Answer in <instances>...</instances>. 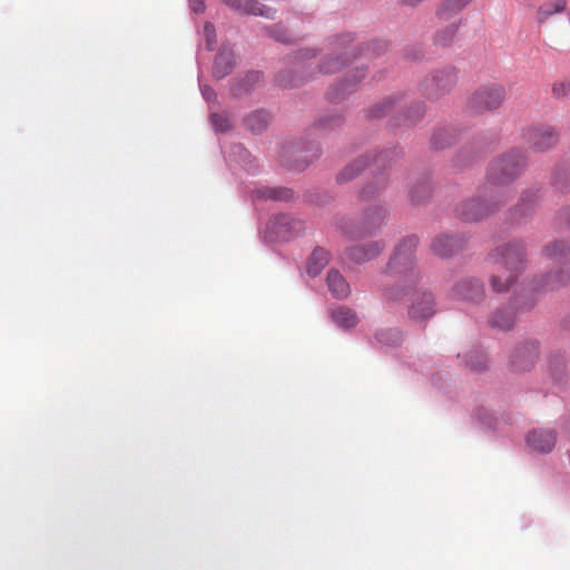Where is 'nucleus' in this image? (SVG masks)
<instances>
[{
    "label": "nucleus",
    "instance_id": "1",
    "mask_svg": "<svg viewBox=\"0 0 570 570\" xmlns=\"http://www.w3.org/2000/svg\"><path fill=\"white\" fill-rule=\"evenodd\" d=\"M525 244L522 239L502 243L489 253V261L495 266L491 287L501 293L510 288L525 267Z\"/></svg>",
    "mask_w": 570,
    "mask_h": 570
},
{
    "label": "nucleus",
    "instance_id": "2",
    "mask_svg": "<svg viewBox=\"0 0 570 570\" xmlns=\"http://www.w3.org/2000/svg\"><path fill=\"white\" fill-rule=\"evenodd\" d=\"M417 245L419 238L410 235L395 246L383 273L386 278L383 288L391 285H404L411 288L421 283V273L415 263Z\"/></svg>",
    "mask_w": 570,
    "mask_h": 570
},
{
    "label": "nucleus",
    "instance_id": "3",
    "mask_svg": "<svg viewBox=\"0 0 570 570\" xmlns=\"http://www.w3.org/2000/svg\"><path fill=\"white\" fill-rule=\"evenodd\" d=\"M420 284L411 288L404 285H391L384 287L383 297L389 302H400L405 297L409 299L407 314L414 322H424L431 318L435 312V299L431 292L419 288Z\"/></svg>",
    "mask_w": 570,
    "mask_h": 570
},
{
    "label": "nucleus",
    "instance_id": "4",
    "mask_svg": "<svg viewBox=\"0 0 570 570\" xmlns=\"http://www.w3.org/2000/svg\"><path fill=\"white\" fill-rule=\"evenodd\" d=\"M507 97L503 86L497 83L484 85L473 91L466 102L471 114L481 115L499 109Z\"/></svg>",
    "mask_w": 570,
    "mask_h": 570
},
{
    "label": "nucleus",
    "instance_id": "5",
    "mask_svg": "<svg viewBox=\"0 0 570 570\" xmlns=\"http://www.w3.org/2000/svg\"><path fill=\"white\" fill-rule=\"evenodd\" d=\"M524 166L522 155L512 150L493 160L488 169L489 181L493 185H504L518 177Z\"/></svg>",
    "mask_w": 570,
    "mask_h": 570
},
{
    "label": "nucleus",
    "instance_id": "6",
    "mask_svg": "<svg viewBox=\"0 0 570 570\" xmlns=\"http://www.w3.org/2000/svg\"><path fill=\"white\" fill-rule=\"evenodd\" d=\"M501 193L490 194L482 198H472L458 205L455 209L456 216L464 222H476L482 219L503 204Z\"/></svg>",
    "mask_w": 570,
    "mask_h": 570
},
{
    "label": "nucleus",
    "instance_id": "7",
    "mask_svg": "<svg viewBox=\"0 0 570 570\" xmlns=\"http://www.w3.org/2000/svg\"><path fill=\"white\" fill-rule=\"evenodd\" d=\"M523 139L528 147L537 153H543L553 148L559 140L557 129L548 124H537L523 130Z\"/></svg>",
    "mask_w": 570,
    "mask_h": 570
},
{
    "label": "nucleus",
    "instance_id": "8",
    "mask_svg": "<svg viewBox=\"0 0 570 570\" xmlns=\"http://www.w3.org/2000/svg\"><path fill=\"white\" fill-rule=\"evenodd\" d=\"M456 83V75L453 68L436 71L425 80V94L430 98H439L450 92Z\"/></svg>",
    "mask_w": 570,
    "mask_h": 570
},
{
    "label": "nucleus",
    "instance_id": "9",
    "mask_svg": "<svg viewBox=\"0 0 570 570\" xmlns=\"http://www.w3.org/2000/svg\"><path fill=\"white\" fill-rule=\"evenodd\" d=\"M450 295L456 301L478 303L483 298L484 291L478 279L464 278L453 286Z\"/></svg>",
    "mask_w": 570,
    "mask_h": 570
},
{
    "label": "nucleus",
    "instance_id": "10",
    "mask_svg": "<svg viewBox=\"0 0 570 570\" xmlns=\"http://www.w3.org/2000/svg\"><path fill=\"white\" fill-rule=\"evenodd\" d=\"M466 244V239L461 235H438L432 244V252L440 257H449L459 250L463 249Z\"/></svg>",
    "mask_w": 570,
    "mask_h": 570
},
{
    "label": "nucleus",
    "instance_id": "11",
    "mask_svg": "<svg viewBox=\"0 0 570 570\" xmlns=\"http://www.w3.org/2000/svg\"><path fill=\"white\" fill-rule=\"evenodd\" d=\"M538 358V346L534 343H525L518 346L511 355V366L517 372L530 370Z\"/></svg>",
    "mask_w": 570,
    "mask_h": 570
},
{
    "label": "nucleus",
    "instance_id": "12",
    "mask_svg": "<svg viewBox=\"0 0 570 570\" xmlns=\"http://www.w3.org/2000/svg\"><path fill=\"white\" fill-rule=\"evenodd\" d=\"M556 433L550 429L533 430L527 438L528 444L535 451L549 452L556 445Z\"/></svg>",
    "mask_w": 570,
    "mask_h": 570
},
{
    "label": "nucleus",
    "instance_id": "13",
    "mask_svg": "<svg viewBox=\"0 0 570 570\" xmlns=\"http://www.w3.org/2000/svg\"><path fill=\"white\" fill-rule=\"evenodd\" d=\"M384 248V244L381 242H371L365 245L352 246L346 250V255L350 259L356 263H364L375 258Z\"/></svg>",
    "mask_w": 570,
    "mask_h": 570
},
{
    "label": "nucleus",
    "instance_id": "14",
    "mask_svg": "<svg viewBox=\"0 0 570 570\" xmlns=\"http://www.w3.org/2000/svg\"><path fill=\"white\" fill-rule=\"evenodd\" d=\"M386 218V209L384 206L375 205L366 209L362 218V230L361 233L372 234L374 230L380 228Z\"/></svg>",
    "mask_w": 570,
    "mask_h": 570
},
{
    "label": "nucleus",
    "instance_id": "15",
    "mask_svg": "<svg viewBox=\"0 0 570 570\" xmlns=\"http://www.w3.org/2000/svg\"><path fill=\"white\" fill-rule=\"evenodd\" d=\"M230 6L240 12L262 16L268 19H273L275 16V10L267 8L255 0H234L230 2Z\"/></svg>",
    "mask_w": 570,
    "mask_h": 570
},
{
    "label": "nucleus",
    "instance_id": "16",
    "mask_svg": "<svg viewBox=\"0 0 570 570\" xmlns=\"http://www.w3.org/2000/svg\"><path fill=\"white\" fill-rule=\"evenodd\" d=\"M326 281L330 292L336 298H346L350 295V285L338 271L330 269Z\"/></svg>",
    "mask_w": 570,
    "mask_h": 570
},
{
    "label": "nucleus",
    "instance_id": "17",
    "mask_svg": "<svg viewBox=\"0 0 570 570\" xmlns=\"http://www.w3.org/2000/svg\"><path fill=\"white\" fill-rule=\"evenodd\" d=\"M472 0H444L438 11V19L448 21L452 17L458 16Z\"/></svg>",
    "mask_w": 570,
    "mask_h": 570
},
{
    "label": "nucleus",
    "instance_id": "18",
    "mask_svg": "<svg viewBox=\"0 0 570 570\" xmlns=\"http://www.w3.org/2000/svg\"><path fill=\"white\" fill-rule=\"evenodd\" d=\"M330 262V253L322 247H316L308 258L307 273L318 275Z\"/></svg>",
    "mask_w": 570,
    "mask_h": 570
},
{
    "label": "nucleus",
    "instance_id": "19",
    "mask_svg": "<svg viewBox=\"0 0 570 570\" xmlns=\"http://www.w3.org/2000/svg\"><path fill=\"white\" fill-rule=\"evenodd\" d=\"M234 65L233 52L227 49H222L215 59L214 76L217 78H224L227 76Z\"/></svg>",
    "mask_w": 570,
    "mask_h": 570
},
{
    "label": "nucleus",
    "instance_id": "20",
    "mask_svg": "<svg viewBox=\"0 0 570 570\" xmlns=\"http://www.w3.org/2000/svg\"><path fill=\"white\" fill-rule=\"evenodd\" d=\"M331 317L337 326L345 330L354 327L358 322L356 314L345 306L334 309Z\"/></svg>",
    "mask_w": 570,
    "mask_h": 570
},
{
    "label": "nucleus",
    "instance_id": "21",
    "mask_svg": "<svg viewBox=\"0 0 570 570\" xmlns=\"http://www.w3.org/2000/svg\"><path fill=\"white\" fill-rule=\"evenodd\" d=\"M269 122V115L264 110H257L245 119L246 127L254 134H259L266 129Z\"/></svg>",
    "mask_w": 570,
    "mask_h": 570
},
{
    "label": "nucleus",
    "instance_id": "22",
    "mask_svg": "<svg viewBox=\"0 0 570 570\" xmlns=\"http://www.w3.org/2000/svg\"><path fill=\"white\" fill-rule=\"evenodd\" d=\"M458 29L459 20H453L448 26L436 31L434 42L442 47L450 46L456 36Z\"/></svg>",
    "mask_w": 570,
    "mask_h": 570
},
{
    "label": "nucleus",
    "instance_id": "23",
    "mask_svg": "<svg viewBox=\"0 0 570 570\" xmlns=\"http://www.w3.org/2000/svg\"><path fill=\"white\" fill-rule=\"evenodd\" d=\"M489 324L502 331L510 330L514 324V314L510 309L498 311L490 317Z\"/></svg>",
    "mask_w": 570,
    "mask_h": 570
},
{
    "label": "nucleus",
    "instance_id": "24",
    "mask_svg": "<svg viewBox=\"0 0 570 570\" xmlns=\"http://www.w3.org/2000/svg\"><path fill=\"white\" fill-rule=\"evenodd\" d=\"M567 7V0H553L542 4L538 12L537 19L539 22H543L549 19L552 14L562 12Z\"/></svg>",
    "mask_w": 570,
    "mask_h": 570
},
{
    "label": "nucleus",
    "instance_id": "25",
    "mask_svg": "<svg viewBox=\"0 0 570 570\" xmlns=\"http://www.w3.org/2000/svg\"><path fill=\"white\" fill-rule=\"evenodd\" d=\"M543 254L551 259H562L570 255V245L564 242H553L544 246Z\"/></svg>",
    "mask_w": 570,
    "mask_h": 570
},
{
    "label": "nucleus",
    "instance_id": "26",
    "mask_svg": "<svg viewBox=\"0 0 570 570\" xmlns=\"http://www.w3.org/2000/svg\"><path fill=\"white\" fill-rule=\"evenodd\" d=\"M367 163L364 159H356L354 163L346 166L337 176L340 183H347L357 176Z\"/></svg>",
    "mask_w": 570,
    "mask_h": 570
},
{
    "label": "nucleus",
    "instance_id": "27",
    "mask_svg": "<svg viewBox=\"0 0 570 570\" xmlns=\"http://www.w3.org/2000/svg\"><path fill=\"white\" fill-rule=\"evenodd\" d=\"M275 225L278 228H284V232L289 234L299 232L302 227L301 222L295 220L293 217L285 214L275 217Z\"/></svg>",
    "mask_w": 570,
    "mask_h": 570
},
{
    "label": "nucleus",
    "instance_id": "28",
    "mask_svg": "<svg viewBox=\"0 0 570 570\" xmlns=\"http://www.w3.org/2000/svg\"><path fill=\"white\" fill-rule=\"evenodd\" d=\"M570 279V269H567L566 273L560 274H550L547 276V281L543 284V287L547 289H556L562 285H564Z\"/></svg>",
    "mask_w": 570,
    "mask_h": 570
},
{
    "label": "nucleus",
    "instance_id": "29",
    "mask_svg": "<svg viewBox=\"0 0 570 570\" xmlns=\"http://www.w3.org/2000/svg\"><path fill=\"white\" fill-rule=\"evenodd\" d=\"M552 97L556 99H566L570 96V79H560L552 83Z\"/></svg>",
    "mask_w": 570,
    "mask_h": 570
},
{
    "label": "nucleus",
    "instance_id": "30",
    "mask_svg": "<svg viewBox=\"0 0 570 570\" xmlns=\"http://www.w3.org/2000/svg\"><path fill=\"white\" fill-rule=\"evenodd\" d=\"M262 196L274 200H288L292 198V190L283 187L278 188H266L261 191Z\"/></svg>",
    "mask_w": 570,
    "mask_h": 570
},
{
    "label": "nucleus",
    "instance_id": "31",
    "mask_svg": "<svg viewBox=\"0 0 570 570\" xmlns=\"http://www.w3.org/2000/svg\"><path fill=\"white\" fill-rule=\"evenodd\" d=\"M375 338L384 345H396L401 341V335L394 330H384L377 332Z\"/></svg>",
    "mask_w": 570,
    "mask_h": 570
},
{
    "label": "nucleus",
    "instance_id": "32",
    "mask_svg": "<svg viewBox=\"0 0 570 570\" xmlns=\"http://www.w3.org/2000/svg\"><path fill=\"white\" fill-rule=\"evenodd\" d=\"M431 194V187L426 181L419 183L411 189V199L414 203H421Z\"/></svg>",
    "mask_w": 570,
    "mask_h": 570
},
{
    "label": "nucleus",
    "instance_id": "33",
    "mask_svg": "<svg viewBox=\"0 0 570 570\" xmlns=\"http://www.w3.org/2000/svg\"><path fill=\"white\" fill-rule=\"evenodd\" d=\"M468 366L475 372L487 368V357L482 353H474L468 361Z\"/></svg>",
    "mask_w": 570,
    "mask_h": 570
},
{
    "label": "nucleus",
    "instance_id": "34",
    "mask_svg": "<svg viewBox=\"0 0 570 570\" xmlns=\"http://www.w3.org/2000/svg\"><path fill=\"white\" fill-rule=\"evenodd\" d=\"M212 124L216 130L222 132L227 131L230 128L229 119L224 114H213Z\"/></svg>",
    "mask_w": 570,
    "mask_h": 570
},
{
    "label": "nucleus",
    "instance_id": "35",
    "mask_svg": "<svg viewBox=\"0 0 570 570\" xmlns=\"http://www.w3.org/2000/svg\"><path fill=\"white\" fill-rule=\"evenodd\" d=\"M344 66V62L338 58H330L326 61H324L321 66V71L324 73H333Z\"/></svg>",
    "mask_w": 570,
    "mask_h": 570
},
{
    "label": "nucleus",
    "instance_id": "36",
    "mask_svg": "<svg viewBox=\"0 0 570 570\" xmlns=\"http://www.w3.org/2000/svg\"><path fill=\"white\" fill-rule=\"evenodd\" d=\"M538 196L537 193H530L529 195H524L521 198V203L518 205L517 210H522L521 216H525L528 212L531 209L532 205L535 203Z\"/></svg>",
    "mask_w": 570,
    "mask_h": 570
},
{
    "label": "nucleus",
    "instance_id": "37",
    "mask_svg": "<svg viewBox=\"0 0 570 570\" xmlns=\"http://www.w3.org/2000/svg\"><path fill=\"white\" fill-rule=\"evenodd\" d=\"M204 32L207 41V46L209 49H213V45L216 41L215 28L212 23H206L204 27Z\"/></svg>",
    "mask_w": 570,
    "mask_h": 570
},
{
    "label": "nucleus",
    "instance_id": "38",
    "mask_svg": "<svg viewBox=\"0 0 570 570\" xmlns=\"http://www.w3.org/2000/svg\"><path fill=\"white\" fill-rule=\"evenodd\" d=\"M423 114H424L423 107L421 105H417L414 107L413 115H406L405 117H406L407 121L413 122V121L420 119L423 116Z\"/></svg>",
    "mask_w": 570,
    "mask_h": 570
},
{
    "label": "nucleus",
    "instance_id": "39",
    "mask_svg": "<svg viewBox=\"0 0 570 570\" xmlns=\"http://www.w3.org/2000/svg\"><path fill=\"white\" fill-rule=\"evenodd\" d=\"M390 154H391V153H389V151H384V153L379 154V155L374 158L375 164H376L377 166H382V165H384V163H385V161H386V159L389 158ZM392 154L396 155V153H394V151H393Z\"/></svg>",
    "mask_w": 570,
    "mask_h": 570
},
{
    "label": "nucleus",
    "instance_id": "40",
    "mask_svg": "<svg viewBox=\"0 0 570 570\" xmlns=\"http://www.w3.org/2000/svg\"><path fill=\"white\" fill-rule=\"evenodd\" d=\"M203 94L207 100L212 99L215 96L214 91L207 87L204 88Z\"/></svg>",
    "mask_w": 570,
    "mask_h": 570
},
{
    "label": "nucleus",
    "instance_id": "41",
    "mask_svg": "<svg viewBox=\"0 0 570 570\" xmlns=\"http://www.w3.org/2000/svg\"><path fill=\"white\" fill-rule=\"evenodd\" d=\"M386 104H387V101H384L382 106H380L375 109V115H374L375 117H379V116H382L385 114V111L382 109L385 107Z\"/></svg>",
    "mask_w": 570,
    "mask_h": 570
},
{
    "label": "nucleus",
    "instance_id": "42",
    "mask_svg": "<svg viewBox=\"0 0 570 570\" xmlns=\"http://www.w3.org/2000/svg\"><path fill=\"white\" fill-rule=\"evenodd\" d=\"M423 0H402V2L404 4H407V6H411V7H414V6H417L420 2H422Z\"/></svg>",
    "mask_w": 570,
    "mask_h": 570
},
{
    "label": "nucleus",
    "instance_id": "43",
    "mask_svg": "<svg viewBox=\"0 0 570 570\" xmlns=\"http://www.w3.org/2000/svg\"><path fill=\"white\" fill-rule=\"evenodd\" d=\"M205 6L203 1H199L197 4L194 6L195 12H202L204 10Z\"/></svg>",
    "mask_w": 570,
    "mask_h": 570
},
{
    "label": "nucleus",
    "instance_id": "44",
    "mask_svg": "<svg viewBox=\"0 0 570 570\" xmlns=\"http://www.w3.org/2000/svg\"><path fill=\"white\" fill-rule=\"evenodd\" d=\"M314 55H315L314 51H312L309 49H306L303 52V56L306 57V58L314 57Z\"/></svg>",
    "mask_w": 570,
    "mask_h": 570
},
{
    "label": "nucleus",
    "instance_id": "45",
    "mask_svg": "<svg viewBox=\"0 0 570 570\" xmlns=\"http://www.w3.org/2000/svg\"><path fill=\"white\" fill-rule=\"evenodd\" d=\"M433 144L435 145V147L438 148H442L443 145H439L438 141H436V136L433 137Z\"/></svg>",
    "mask_w": 570,
    "mask_h": 570
},
{
    "label": "nucleus",
    "instance_id": "46",
    "mask_svg": "<svg viewBox=\"0 0 570 570\" xmlns=\"http://www.w3.org/2000/svg\"><path fill=\"white\" fill-rule=\"evenodd\" d=\"M368 193L366 189H364L362 193H361V197L365 198L367 197Z\"/></svg>",
    "mask_w": 570,
    "mask_h": 570
},
{
    "label": "nucleus",
    "instance_id": "47",
    "mask_svg": "<svg viewBox=\"0 0 570 570\" xmlns=\"http://www.w3.org/2000/svg\"><path fill=\"white\" fill-rule=\"evenodd\" d=\"M554 366H556V365H554V362H553V361H550V367H551V370H553V368H554Z\"/></svg>",
    "mask_w": 570,
    "mask_h": 570
}]
</instances>
